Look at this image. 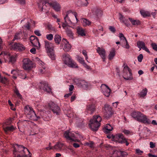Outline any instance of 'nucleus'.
I'll list each match as a JSON object with an SVG mask.
<instances>
[{"label": "nucleus", "mask_w": 157, "mask_h": 157, "mask_svg": "<svg viewBox=\"0 0 157 157\" xmlns=\"http://www.w3.org/2000/svg\"><path fill=\"white\" fill-rule=\"evenodd\" d=\"M13 154L15 157H30L31 155L27 148L17 144L14 146Z\"/></svg>", "instance_id": "obj_1"}, {"label": "nucleus", "mask_w": 157, "mask_h": 157, "mask_svg": "<svg viewBox=\"0 0 157 157\" xmlns=\"http://www.w3.org/2000/svg\"><path fill=\"white\" fill-rule=\"evenodd\" d=\"M131 116L135 120L145 124H150L151 121L147 117L139 111L133 112Z\"/></svg>", "instance_id": "obj_2"}, {"label": "nucleus", "mask_w": 157, "mask_h": 157, "mask_svg": "<svg viewBox=\"0 0 157 157\" xmlns=\"http://www.w3.org/2000/svg\"><path fill=\"white\" fill-rule=\"evenodd\" d=\"M131 116L135 120L145 124H150L151 121L147 117L139 111L133 112Z\"/></svg>", "instance_id": "obj_3"}, {"label": "nucleus", "mask_w": 157, "mask_h": 157, "mask_svg": "<svg viewBox=\"0 0 157 157\" xmlns=\"http://www.w3.org/2000/svg\"><path fill=\"white\" fill-rule=\"evenodd\" d=\"M101 121V117L98 115L94 116L93 118L91 119L89 124L90 128L93 131H96L100 125V122Z\"/></svg>", "instance_id": "obj_4"}, {"label": "nucleus", "mask_w": 157, "mask_h": 157, "mask_svg": "<svg viewBox=\"0 0 157 157\" xmlns=\"http://www.w3.org/2000/svg\"><path fill=\"white\" fill-rule=\"evenodd\" d=\"M64 136L67 140L74 141H79V138L81 139L83 138L82 136L78 133L71 132L68 131H66Z\"/></svg>", "instance_id": "obj_5"}, {"label": "nucleus", "mask_w": 157, "mask_h": 157, "mask_svg": "<svg viewBox=\"0 0 157 157\" xmlns=\"http://www.w3.org/2000/svg\"><path fill=\"white\" fill-rule=\"evenodd\" d=\"M3 56L4 58L5 62H8L9 63L13 64L16 61V56H11L9 53L6 52H3L0 54V63H2L1 61V56Z\"/></svg>", "instance_id": "obj_6"}, {"label": "nucleus", "mask_w": 157, "mask_h": 157, "mask_svg": "<svg viewBox=\"0 0 157 157\" xmlns=\"http://www.w3.org/2000/svg\"><path fill=\"white\" fill-rule=\"evenodd\" d=\"M63 60L64 63L69 67L76 68L78 66L76 63L72 61L70 55L68 54H64L63 56Z\"/></svg>", "instance_id": "obj_7"}, {"label": "nucleus", "mask_w": 157, "mask_h": 157, "mask_svg": "<svg viewBox=\"0 0 157 157\" xmlns=\"http://www.w3.org/2000/svg\"><path fill=\"white\" fill-rule=\"evenodd\" d=\"M44 42L45 48L48 53V56L52 60H55V56L53 52V45L52 44L47 40L45 41Z\"/></svg>", "instance_id": "obj_8"}, {"label": "nucleus", "mask_w": 157, "mask_h": 157, "mask_svg": "<svg viewBox=\"0 0 157 157\" xmlns=\"http://www.w3.org/2000/svg\"><path fill=\"white\" fill-rule=\"evenodd\" d=\"M23 68L25 70H30L33 67H35L34 63L28 58L23 59Z\"/></svg>", "instance_id": "obj_9"}, {"label": "nucleus", "mask_w": 157, "mask_h": 157, "mask_svg": "<svg viewBox=\"0 0 157 157\" xmlns=\"http://www.w3.org/2000/svg\"><path fill=\"white\" fill-rule=\"evenodd\" d=\"M123 72V76L124 79L129 80L132 79L131 70L128 66H125L124 67Z\"/></svg>", "instance_id": "obj_10"}, {"label": "nucleus", "mask_w": 157, "mask_h": 157, "mask_svg": "<svg viewBox=\"0 0 157 157\" xmlns=\"http://www.w3.org/2000/svg\"><path fill=\"white\" fill-rule=\"evenodd\" d=\"M44 9L45 8L44 7V5L46 6L49 5V6L52 7L54 10L56 12H58L60 11L61 6L60 4L56 1H52L50 2H47L44 3Z\"/></svg>", "instance_id": "obj_11"}, {"label": "nucleus", "mask_w": 157, "mask_h": 157, "mask_svg": "<svg viewBox=\"0 0 157 157\" xmlns=\"http://www.w3.org/2000/svg\"><path fill=\"white\" fill-rule=\"evenodd\" d=\"M10 47L12 49L17 51H22L25 49V46L22 44L18 43L10 44Z\"/></svg>", "instance_id": "obj_12"}, {"label": "nucleus", "mask_w": 157, "mask_h": 157, "mask_svg": "<svg viewBox=\"0 0 157 157\" xmlns=\"http://www.w3.org/2000/svg\"><path fill=\"white\" fill-rule=\"evenodd\" d=\"M40 89L48 93H50L52 92L51 89L48 86V83L45 82H43L40 83L39 85Z\"/></svg>", "instance_id": "obj_13"}, {"label": "nucleus", "mask_w": 157, "mask_h": 157, "mask_svg": "<svg viewBox=\"0 0 157 157\" xmlns=\"http://www.w3.org/2000/svg\"><path fill=\"white\" fill-rule=\"evenodd\" d=\"M92 14L96 19H100L103 15V12L100 9L95 8L92 10Z\"/></svg>", "instance_id": "obj_14"}, {"label": "nucleus", "mask_w": 157, "mask_h": 157, "mask_svg": "<svg viewBox=\"0 0 157 157\" xmlns=\"http://www.w3.org/2000/svg\"><path fill=\"white\" fill-rule=\"evenodd\" d=\"M72 15H74L76 18L77 21L78 22V20L77 17V13L76 12L71 13L69 12H67L66 13V16L64 17L65 22L67 24H72V22L70 19V17Z\"/></svg>", "instance_id": "obj_15"}, {"label": "nucleus", "mask_w": 157, "mask_h": 157, "mask_svg": "<svg viewBox=\"0 0 157 157\" xmlns=\"http://www.w3.org/2000/svg\"><path fill=\"white\" fill-rule=\"evenodd\" d=\"M49 106L50 109L54 113L59 115L60 113L59 108L57 105L53 102H51L49 104Z\"/></svg>", "instance_id": "obj_16"}, {"label": "nucleus", "mask_w": 157, "mask_h": 157, "mask_svg": "<svg viewBox=\"0 0 157 157\" xmlns=\"http://www.w3.org/2000/svg\"><path fill=\"white\" fill-rule=\"evenodd\" d=\"M101 88L104 95L105 96L109 97L110 95L111 90L108 86L105 84H102L101 86Z\"/></svg>", "instance_id": "obj_17"}, {"label": "nucleus", "mask_w": 157, "mask_h": 157, "mask_svg": "<svg viewBox=\"0 0 157 157\" xmlns=\"http://www.w3.org/2000/svg\"><path fill=\"white\" fill-rule=\"evenodd\" d=\"M78 79L77 78L74 79V81L76 83H78L79 84L78 86L80 87H81L85 89H87L88 88L90 84L84 80L79 81L78 82Z\"/></svg>", "instance_id": "obj_18"}, {"label": "nucleus", "mask_w": 157, "mask_h": 157, "mask_svg": "<svg viewBox=\"0 0 157 157\" xmlns=\"http://www.w3.org/2000/svg\"><path fill=\"white\" fill-rule=\"evenodd\" d=\"M124 137L122 134L118 133L113 135L112 136V139L116 142H118L121 143V141H122Z\"/></svg>", "instance_id": "obj_19"}, {"label": "nucleus", "mask_w": 157, "mask_h": 157, "mask_svg": "<svg viewBox=\"0 0 157 157\" xmlns=\"http://www.w3.org/2000/svg\"><path fill=\"white\" fill-rule=\"evenodd\" d=\"M97 52L100 55L101 57L103 59L104 62L105 61V50L99 47L98 48L96 49Z\"/></svg>", "instance_id": "obj_20"}, {"label": "nucleus", "mask_w": 157, "mask_h": 157, "mask_svg": "<svg viewBox=\"0 0 157 157\" xmlns=\"http://www.w3.org/2000/svg\"><path fill=\"white\" fill-rule=\"evenodd\" d=\"M137 46L140 48L139 50L141 49L144 50L148 53H150V52L149 49L145 46V43L142 41H138L137 43Z\"/></svg>", "instance_id": "obj_21"}, {"label": "nucleus", "mask_w": 157, "mask_h": 157, "mask_svg": "<svg viewBox=\"0 0 157 157\" xmlns=\"http://www.w3.org/2000/svg\"><path fill=\"white\" fill-rule=\"evenodd\" d=\"M37 60H39L38 63L40 66V68L41 67L42 68V69H39V72L40 74H43L45 72V69L46 68V66L44 63L40 60L39 59H37Z\"/></svg>", "instance_id": "obj_22"}, {"label": "nucleus", "mask_w": 157, "mask_h": 157, "mask_svg": "<svg viewBox=\"0 0 157 157\" xmlns=\"http://www.w3.org/2000/svg\"><path fill=\"white\" fill-rule=\"evenodd\" d=\"M119 19L121 23L124 24L126 26H128L130 25V24L128 19L124 17L121 14H119Z\"/></svg>", "instance_id": "obj_23"}, {"label": "nucleus", "mask_w": 157, "mask_h": 157, "mask_svg": "<svg viewBox=\"0 0 157 157\" xmlns=\"http://www.w3.org/2000/svg\"><path fill=\"white\" fill-rule=\"evenodd\" d=\"M116 154H117V157H125L127 155V153L125 151L117 150L114 151L113 156H116Z\"/></svg>", "instance_id": "obj_24"}, {"label": "nucleus", "mask_w": 157, "mask_h": 157, "mask_svg": "<svg viewBox=\"0 0 157 157\" xmlns=\"http://www.w3.org/2000/svg\"><path fill=\"white\" fill-rule=\"evenodd\" d=\"M63 42L64 43L63 45V50L65 51H69L71 49V46L65 39H63Z\"/></svg>", "instance_id": "obj_25"}, {"label": "nucleus", "mask_w": 157, "mask_h": 157, "mask_svg": "<svg viewBox=\"0 0 157 157\" xmlns=\"http://www.w3.org/2000/svg\"><path fill=\"white\" fill-rule=\"evenodd\" d=\"M25 112L26 114L28 115V116L31 115L32 113V112H34L33 108L30 107L29 105H26L25 107Z\"/></svg>", "instance_id": "obj_26"}, {"label": "nucleus", "mask_w": 157, "mask_h": 157, "mask_svg": "<svg viewBox=\"0 0 157 157\" xmlns=\"http://www.w3.org/2000/svg\"><path fill=\"white\" fill-rule=\"evenodd\" d=\"M4 130L5 133L7 134L9 132H13L15 129L16 127L13 125L8 126L4 128Z\"/></svg>", "instance_id": "obj_27"}, {"label": "nucleus", "mask_w": 157, "mask_h": 157, "mask_svg": "<svg viewBox=\"0 0 157 157\" xmlns=\"http://www.w3.org/2000/svg\"><path fill=\"white\" fill-rule=\"evenodd\" d=\"M105 109L106 112L107 114L108 115H110L112 114V108L110 105L108 104H106L105 105Z\"/></svg>", "instance_id": "obj_28"}, {"label": "nucleus", "mask_w": 157, "mask_h": 157, "mask_svg": "<svg viewBox=\"0 0 157 157\" xmlns=\"http://www.w3.org/2000/svg\"><path fill=\"white\" fill-rule=\"evenodd\" d=\"M88 113L92 114L95 110V107L94 105H89L87 107Z\"/></svg>", "instance_id": "obj_29"}, {"label": "nucleus", "mask_w": 157, "mask_h": 157, "mask_svg": "<svg viewBox=\"0 0 157 157\" xmlns=\"http://www.w3.org/2000/svg\"><path fill=\"white\" fill-rule=\"evenodd\" d=\"M32 113L31 115L28 116V117L31 120L33 121H37L40 118V117L37 116L34 111L32 112Z\"/></svg>", "instance_id": "obj_30"}, {"label": "nucleus", "mask_w": 157, "mask_h": 157, "mask_svg": "<svg viewBox=\"0 0 157 157\" xmlns=\"http://www.w3.org/2000/svg\"><path fill=\"white\" fill-rule=\"evenodd\" d=\"M113 127L109 124H106L104 129V131L106 133H108L111 131H112L113 129Z\"/></svg>", "instance_id": "obj_31"}, {"label": "nucleus", "mask_w": 157, "mask_h": 157, "mask_svg": "<svg viewBox=\"0 0 157 157\" xmlns=\"http://www.w3.org/2000/svg\"><path fill=\"white\" fill-rule=\"evenodd\" d=\"M81 21L84 26H86L89 25L91 22L86 19L82 18L81 19Z\"/></svg>", "instance_id": "obj_32"}, {"label": "nucleus", "mask_w": 157, "mask_h": 157, "mask_svg": "<svg viewBox=\"0 0 157 157\" xmlns=\"http://www.w3.org/2000/svg\"><path fill=\"white\" fill-rule=\"evenodd\" d=\"M63 144L60 142H58L53 147V148L57 151H61L62 150Z\"/></svg>", "instance_id": "obj_33"}, {"label": "nucleus", "mask_w": 157, "mask_h": 157, "mask_svg": "<svg viewBox=\"0 0 157 157\" xmlns=\"http://www.w3.org/2000/svg\"><path fill=\"white\" fill-rule=\"evenodd\" d=\"M77 32L79 35L82 36H85L86 35L84 30L81 27H78L77 29Z\"/></svg>", "instance_id": "obj_34"}, {"label": "nucleus", "mask_w": 157, "mask_h": 157, "mask_svg": "<svg viewBox=\"0 0 157 157\" xmlns=\"http://www.w3.org/2000/svg\"><path fill=\"white\" fill-rule=\"evenodd\" d=\"M31 44L33 46L36 47L37 49H39L40 45L37 38L35 40L33 41Z\"/></svg>", "instance_id": "obj_35"}, {"label": "nucleus", "mask_w": 157, "mask_h": 157, "mask_svg": "<svg viewBox=\"0 0 157 157\" xmlns=\"http://www.w3.org/2000/svg\"><path fill=\"white\" fill-rule=\"evenodd\" d=\"M140 12L141 15L144 17L149 16L151 14L149 12L143 10H141Z\"/></svg>", "instance_id": "obj_36"}, {"label": "nucleus", "mask_w": 157, "mask_h": 157, "mask_svg": "<svg viewBox=\"0 0 157 157\" xmlns=\"http://www.w3.org/2000/svg\"><path fill=\"white\" fill-rule=\"evenodd\" d=\"M128 19L130 21V22H131L132 24L133 25H138L140 23V22L139 20H134L132 19V18L129 17L128 18Z\"/></svg>", "instance_id": "obj_37"}, {"label": "nucleus", "mask_w": 157, "mask_h": 157, "mask_svg": "<svg viewBox=\"0 0 157 157\" xmlns=\"http://www.w3.org/2000/svg\"><path fill=\"white\" fill-rule=\"evenodd\" d=\"M147 89L146 88H145L142 90L139 94L140 97H144L147 95Z\"/></svg>", "instance_id": "obj_38"}, {"label": "nucleus", "mask_w": 157, "mask_h": 157, "mask_svg": "<svg viewBox=\"0 0 157 157\" xmlns=\"http://www.w3.org/2000/svg\"><path fill=\"white\" fill-rule=\"evenodd\" d=\"M115 50L114 49H113L110 52L109 55V59L110 60L112 59L115 55Z\"/></svg>", "instance_id": "obj_39"}, {"label": "nucleus", "mask_w": 157, "mask_h": 157, "mask_svg": "<svg viewBox=\"0 0 157 157\" xmlns=\"http://www.w3.org/2000/svg\"><path fill=\"white\" fill-rule=\"evenodd\" d=\"M47 2H41L38 4V7H39V8L40 9V10H41V11H43V9H44V10L46 9V7L48 6H49V5H48V6H45L44 5V7L45 8V9H44V5H43V4H44V3H47Z\"/></svg>", "instance_id": "obj_40"}, {"label": "nucleus", "mask_w": 157, "mask_h": 157, "mask_svg": "<svg viewBox=\"0 0 157 157\" xmlns=\"http://www.w3.org/2000/svg\"><path fill=\"white\" fill-rule=\"evenodd\" d=\"M61 36L59 35H56L54 38L55 42L58 44H59L61 41Z\"/></svg>", "instance_id": "obj_41"}, {"label": "nucleus", "mask_w": 157, "mask_h": 157, "mask_svg": "<svg viewBox=\"0 0 157 157\" xmlns=\"http://www.w3.org/2000/svg\"><path fill=\"white\" fill-rule=\"evenodd\" d=\"M78 3L83 6H86L88 4V0H78Z\"/></svg>", "instance_id": "obj_42"}, {"label": "nucleus", "mask_w": 157, "mask_h": 157, "mask_svg": "<svg viewBox=\"0 0 157 157\" xmlns=\"http://www.w3.org/2000/svg\"><path fill=\"white\" fill-rule=\"evenodd\" d=\"M65 30L67 35L69 37H72L73 36V34L71 30L68 28H67Z\"/></svg>", "instance_id": "obj_43"}, {"label": "nucleus", "mask_w": 157, "mask_h": 157, "mask_svg": "<svg viewBox=\"0 0 157 157\" xmlns=\"http://www.w3.org/2000/svg\"><path fill=\"white\" fill-rule=\"evenodd\" d=\"M25 20H26V21H27V22L26 25H24V27L26 28L27 29L29 30L30 29V25H29V22H28V21L27 19H26V18H24V19H22V20H21V22L22 23L23 21H24Z\"/></svg>", "instance_id": "obj_44"}, {"label": "nucleus", "mask_w": 157, "mask_h": 157, "mask_svg": "<svg viewBox=\"0 0 157 157\" xmlns=\"http://www.w3.org/2000/svg\"><path fill=\"white\" fill-rule=\"evenodd\" d=\"M14 93L16 94L17 96L20 98H22L21 95L19 93V91L16 87H15L14 90Z\"/></svg>", "instance_id": "obj_45"}, {"label": "nucleus", "mask_w": 157, "mask_h": 157, "mask_svg": "<svg viewBox=\"0 0 157 157\" xmlns=\"http://www.w3.org/2000/svg\"><path fill=\"white\" fill-rule=\"evenodd\" d=\"M85 145L90 147L91 148H93L94 147V143L93 141H90L88 142H86L85 143Z\"/></svg>", "instance_id": "obj_46"}, {"label": "nucleus", "mask_w": 157, "mask_h": 157, "mask_svg": "<svg viewBox=\"0 0 157 157\" xmlns=\"http://www.w3.org/2000/svg\"><path fill=\"white\" fill-rule=\"evenodd\" d=\"M123 43V45H122V47H123L127 49H128L129 48L130 46L127 40H126V42Z\"/></svg>", "instance_id": "obj_47"}, {"label": "nucleus", "mask_w": 157, "mask_h": 157, "mask_svg": "<svg viewBox=\"0 0 157 157\" xmlns=\"http://www.w3.org/2000/svg\"><path fill=\"white\" fill-rule=\"evenodd\" d=\"M82 54L84 55L85 58V59L87 62L89 63L90 62L88 60V57L87 54V52L85 50H82Z\"/></svg>", "instance_id": "obj_48"}, {"label": "nucleus", "mask_w": 157, "mask_h": 157, "mask_svg": "<svg viewBox=\"0 0 157 157\" xmlns=\"http://www.w3.org/2000/svg\"><path fill=\"white\" fill-rule=\"evenodd\" d=\"M20 33H16L14 36L13 40L14 41L16 40L19 39L21 38Z\"/></svg>", "instance_id": "obj_49"}, {"label": "nucleus", "mask_w": 157, "mask_h": 157, "mask_svg": "<svg viewBox=\"0 0 157 157\" xmlns=\"http://www.w3.org/2000/svg\"><path fill=\"white\" fill-rule=\"evenodd\" d=\"M77 58L78 60L81 63L83 64L84 63H85L83 58L81 57L78 56Z\"/></svg>", "instance_id": "obj_50"}, {"label": "nucleus", "mask_w": 157, "mask_h": 157, "mask_svg": "<svg viewBox=\"0 0 157 157\" xmlns=\"http://www.w3.org/2000/svg\"><path fill=\"white\" fill-rule=\"evenodd\" d=\"M46 37L47 39L50 40H52L53 38V35L51 34L47 35Z\"/></svg>", "instance_id": "obj_51"}, {"label": "nucleus", "mask_w": 157, "mask_h": 157, "mask_svg": "<svg viewBox=\"0 0 157 157\" xmlns=\"http://www.w3.org/2000/svg\"><path fill=\"white\" fill-rule=\"evenodd\" d=\"M143 58V56L142 54H140L137 57V59L138 61L140 62H141Z\"/></svg>", "instance_id": "obj_52"}, {"label": "nucleus", "mask_w": 157, "mask_h": 157, "mask_svg": "<svg viewBox=\"0 0 157 157\" xmlns=\"http://www.w3.org/2000/svg\"><path fill=\"white\" fill-rule=\"evenodd\" d=\"M136 153L138 155H141L143 153V151H141L139 149H136Z\"/></svg>", "instance_id": "obj_53"}, {"label": "nucleus", "mask_w": 157, "mask_h": 157, "mask_svg": "<svg viewBox=\"0 0 157 157\" xmlns=\"http://www.w3.org/2000/svg\"><path fill=\"white\" fill-rule=\"evenodd\" d=\"M18 73V71L15 70H13L11 71V73L13 75H17Z\"/></svg>", "instance_id": "obj_54"}, {"label": "nucleus", "mask_w": 157, "mask_h": 157, "mask_svg": "<svg viewBox=\"0 0 157 157\" xmlns=\"http://www.w3.org/2000/svg\"><path fill=\"white\" fill-rule=\"evenodd\" d=\"M151 46L154 50L157 51V44L155 43H152Z\"/></svg>", "instance_id": "obj_55"}, {"label": "nucleus", "mask_w": 157, "mask_h": 157, "mask_svg": "<svg viewBox=\"0 0 157 157\" xmlns=\"http://www.w3.org/2000/svg\"><path fill=\"white\" fill-rule=\"evenodd\" d=\"M37 37L35 36H31L30 37V42L31 43L33 42V41L35 40L36 39Z\"/></svg>", "instance_id": "obj_56"}, {"label": "nucleus", "mask_w": 157, "mask_h": 157, "mask_svg": "<svg viewBox=\"0 0 157 157\" xmlns=\"http://www.w3.org/2000/svg\"><path fill=\"white\" fill-rule=\"evenodd\" d=\"M34 33L36 35L38 36H40L41 35L40 33V31L38 30H35L34 31Z\"/></svg>", "instance_id": "obj_57"}, {"label": "nucleus", "mask_w": 157, "mask_h": 157, "mask_svg": "<svg viewBox=\"0 0 157 157\" xmlns=\"http://www.w3.org/2000/svg\"><path fill=\"white\" fill-rule=\"evenodd\" d=\"M121 143H125L126 146H128L129 144V143L127 142L126 139L125 138L123 140H122V141H121Z\"/></svg>", "instance_id": "obj_58"}, {"label": "nucleus", "mask_w": 157, "mask_h": 157, "mask_svg": "<svg viewBox=\"0 0 157 157\" xmlns=\"http://www.w3.org/2000/svg\"><path fill=\"white\" fill-rule=\"evenodd\" d=\"M17 1L21 4H24L25 3V0H17Z\"/></svg>", "instance_id": "obj_59"}, {"label": "nucleus", "mask_w": 157, "mask_h": 157, "mask_svg": "<svg viewBox=\"0 0 157 157\" xmlns=\"http://www.w3.org/2000/svg\"><path fill=\"white\" fill-rule=\"evenodd\" d=\"M109 29L113 33H115L116 31L115 28L114 27L112 26L109 27Z\"/></svg>", "instance_id": "obj_60"}, {"label": "nucleus", "mask_w": 157, "mask_h": 157, "mask_svg": "<svg viewBox=\"0 0 157 157\" xmlns=\"http://www.w3.org/2000/svg\"><path fill=\"white\" fill-rule=\"evenodd\" d=\"M125 134L128 135L130 133V131L128 130L125 129L123 130L122 131Z\"/></svg>", "instance_id": "obj_61"}, {"label": "nucleus", "mask_w": 157, "mask_h": 157, "mask_svg": "<svg viewBox=\"0 0 157 157\" xmlns=\"http://www.w3.org/2000/svg\"><path fill=\"white\" fill-rule=\"evenodd\" d=\"M150 147L151 148H154L155 147V144L153 142L150 143Z\"/></svg>", "instance_id": "obj_62"}, {"label": "nucleus", "mask_w": 157, "mask_h": 157, "mask_svg": "<svg viewBox=\"0 0 157 157\" xmlns=\"http://www.w3.org/2000/svg\"><path fill=\"white\" fill-rule=\"evenodd\" d=\"M67 24H67L66 23H64L62 24V27L63 28L66 30V29L67 26Z\"/></svg>", "instance_id": "obj_63"}, {"label": "nucleus", "mask_w": 157, "mask_h": 157, "mask_svg": "<svg viewBox=\"0 0 157 157\" xmlns=\"http://www.w3.org/2000/svg\"><path fill=\"white\" fill-rule=\"evenodd\" d=\"M83 66L87 69L88 70H90V67L87 64H86L85 63H84L83 64H82Z\"/></svg>", "instance_id": "obj_64"}]
</instances>
